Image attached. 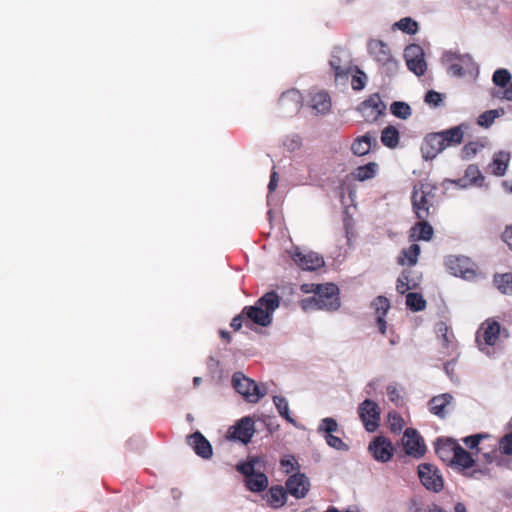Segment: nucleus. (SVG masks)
I'll return each mask as SVG.
<instances>
[{"label":"nucleus","mask_w":512,"mask_h":512,"mask_svg":"<svg viewBox=\"0 0 512 512\" xmlns=\"http://www.w3.org/2000/svg\"><path fill=\"white\" fill-rule=\"evenodd\" d=\"M281 298L274 290L263 294L254 305L245 306L243 315H245L246 325L251 322L261 327H268L272 324L273 314L280 307Z\"/></svg>","instance_id":"f257e3e1"},{"label":"nucleus","mask_w":512,"mask_h":512,"mask_svg":"<svg viewBox=\"0 0 512 512\" xmlns=\"http://www.w3.org/2000/svg\"><path fill=\"white\" fill-rule=\"evenodd\" d=\"M314 296L301 301V308L304 311L326 310L337 311L341 306L339 288L334 283L312 284Z\"/></svg>","instance_id":"f03ea898"},{"label":"nucleus","mask_w":512,"mask_h":512,"mask_svg":"<svg viewBox=\"0 0 512 512\" xmlns=\"http://www.w3.org/2000/svg\"><path fill=\"white\" fill-rule=\"evenodd\" d=\"M264 469V459L261 456H250L246 461L236 464V470L244 476V485L253 493L265 492L269 485Z\"/></svg>","instance_id":"7ed1b4c3"},{"label":"nucleus","mask_w":512,"mask_h":512,"mask_svg":"<svg viewBox=\"0 0 512 512\" xmlns=\"http://www.w3.org/2000/svg\"><path fill=\"white\" fill-rule=\"evenodd\" d=\"M370 56L378 64L380 73L387 77H393L398 73L399 62L392 55L389 46L382 40H370L368 43Z\"/></svg>","instance_id":"20e7f679"},{"label":"nucleus","mask_w":512,"mask_h":512,"mask_svg":"<svg viewBox=\"0 0 512 512\" xmlns=\"http://www.w3.org/2000/svg\"><path fill=\"white\" fill-rule=\"evenodd\" d=\"M232 387L250 403H257L265 393L258 384L242 372H234L231 379Z\"/></svg>","instance_id":"39448f33"},{"label":"nucleus","mask_w":512,"mask_h":512,"mask_svg":"<svg viewBox=\"0 0 512 512\" xmlns=\"http://www.w3.org/2000/svg\"><path fill=\"white\" fill-rule=\"evenodd\" d=\"M357 413L367 432L373 433L379 428L381 409L375 401L365 399L359 404Z\"/></svg>","instance_id":"423d86ee"},{"label":"nucleus","mask_w":512,"mask_h":512,"mask_svg":"<svg viewBox=\"0 0 512 512\" xmlns=\"http://www.w3.org/2000/svg\"><path fill=\"white\" fill-rule=\"evenodd\" d=\"M255 433L254 420L251 416H244L232 425L227 432L230 441L247 445Z\"/></svg>","instance_id":"0eeeda50"},{"label":"nucleus","mask_w":512,"mask_h":512,"mask_svg":"<svg viewBox=\"0 0 512 512\" xmlns=\"http://www.w3.org/2000/svg\"><path fill=\"white\" fill-rule=\"evenodd\" d=\"M402 446L405 454L415 459H421L427 451L423 437L414 428H407L404 431Z\"/></svg>","instance_id":"6e6552de"},{"label":"nucleus","mask_w":512,"mask_h":512,"mask_svg":"<svg viewBox=\"0 0 512 512\" xmlns=\"http://www.w3.org/2000/svg\"><path fill=\"white\" fill-rule=\"evenodd\" d=\"M445 267L450 274L465 280H472L476 276L473 263L466 256H447L445 258Z\"/></svg>","instance_id":"1a4fd4ad"},{"label":"nucleus","mask_w":512,"mask_h":512,"mask_svg":"<svg viewBox=\"0 0 512 512\" xmlns=\"http://www.w3.org/2000/svg\"><path fill=\"white\" fill-rule=\"evenodd\" d=\"M368 451L377 462L387 463L393 458L395 448L390 439L378 435L370 441Z\"/></svg>","instance_id":"9d476101"},{"label":"nucleus","mask_w":512,"mask_h":512,"mask_svg":"<svg viewBox=\"0 0 512 512\" xmlns=\"http://www.w3.org/2000/svg\"><path fill=\"white\" fill-rule=\"evenodd\" d=\"M357 110L361 113L366 122H375L384 114L386 110L385 103L381 100L378 93L371 95L369 98L359 104Z\"/></svg>","instance_id":"9b49d317"},{"label":"nucleus","mask_w":512,"mask_h":512,"mask_svg":"<svg viewBox=\"0 0 512 512\" xmlns=\"http://www.w3.org/2000/svg\"><path fill=\"white\" fill-rule=\"evenodd\" d=\"M418 476L422 485L433 492L443 489V479L438 469L429 463H422L418 466Z\"/></svg>","instance_id":"f8f14e48"},{"label":"nucleus","mask_w":512,"mask_h":512,"mask_svg":"<svg viewBox=\"0 0 512 512\" xmlns=\"http://www.w3.org/2000/svg\"><path fill=\"white\" fill-rule=\"evenodd\" d=\"M291 258L295 264L306 271H315L324 266L325 262L322 256L313 251L303 252L295 247L291 252Z\"/></svg>","instance_id":"ddd939ff"},{"label":"nucleus","mask_w":512,"mask_h":512,"mask_svg":"<svg viewBox=\"0 0 512 512\" xmlns=\"http://www.w3.org/2000/svg\"><path fill=\"white\" fill-rule=\"evenodd\" d=\"M284 488L287 495L290 494L296 499H303L310 490V480L304 473L297 472L287 478Z\"/></svg>","instance_id":"4468645a"},{"label":"nucleus","mask_w":512,"mask_h":512,"mask_svg":"<svg viewBox=\"0 0 512 512\" xmlns=\"http://www.w3.org/2000/svg\"><path fill=\"white\" fill-rule=\"evenodd\" d=\"M442 134L440 131L428 133L421 144V155L425 161L435 159L440 153L444 151L443 141L441 140Z\"/></svg>","instance_id":"2eb2a0df"},{"label":"nucleus","mask_w":512,"mask_h":512,"mask_svg":"<svg viewBox=\"0 0 512 512\" xmlns=\"http://www.w3.org/2000/svg\"><path fill=\"white\" fill-rule=\"evenodd\" d=\"M278 104L284 115H294L299 112L302 106V95L296 89L287 90L281 94Z\"/></svg>","instance_id":"dca6fc26"},{"label":"nucleus","mask_w":512,"mask_h":512,"mask_svg":"<svg viewBox=\"0 0 512 512\" xmlns=\"http://www.w3.org/2000/svg\"><path fill=\"white\" fill-rule=\"evenodd\" d=\"M187 444L193 449L198 457L204 460H208L213 456L211 443L200 431H196L188 435Z\"/></svg>","instance_id":"f3484780"},{"label":"nucleus","mask_w":512,"mask_h":512,"mask_svg":"<svg viewBox=\"0 0 512 512\" xmlns=\"http://www.w3.org/2000/svg\"><path fill=\"white\" fill-rule=\"evenodd\" d=\"M411 202L413 212L419 220L427 219L430 215V208L432 207V201L429 197H426L418 190V185H414Z\"/></svg>","instance_id":"a211bd4d"},{"label":"nucleus","mask_w":512,"mask_h":512,"mask_svg":"<svg viewBox=\"0 0 512 512\" xmlns=\"http://www.w3.org/2000/svg\"><path fill=\"white\" fill-rule=\"evenodd\" d=\"M262 498L270 508L280 509L286 505L288 495L284 486L273 485L267 488Z\"/></svg>","instance_id":"6ab92c4d"},{"label":"nucleus","mask_w":512,"mask_h":512,"mask_svg":"<svg viewBox=\"0 0 512 512\" xmlns=\"http://www.w3.org/2000/svg\"><path fill=\"white\" fill-rule=\"evenodd\" d=\"M467 128V124L461 123L457 126L440 131V134H442L441 140L443 141L444 150L448 147L461 144L464 137V129Z\"/></svg>","instance_id":"aec40b11"},{"label":"nucleus","mask_w":512,"mask_h":512,"mask_svg":"<svg viewBox=\"0 0 512 512\" xmlns=\"http://www.w3.org/2000/svg\"><path fill=\"white\" fill-rule=\"evenodd\" d=\"M378 145L377 138L372 136L370 132L357 137L352 145L351 151L356 156H364L367 155L373 147Z\"/></svg>","instance_id":"412c9836"},{"label":"nucleus","mask_w":512,"mask_h":512,"mask_svg":"<svg viewBox=\"0 0 512 512\" xmlns=\"http://www.w3.org/2000/svg\"><path fill=\"white\" fill-rule=\"evenodd\" d=\"M460 445L451 438H438L435 442V452L443 461H450Z\"/></svg>","instance_id":"4be33fe9"},{"label":"nucleus","mask_w":512,"mask_h":512,"mask_svg":"<svg viewBox=\"0 0 512 512\" xmlns=\"http://www.w3.org/2000/svg\"><path fill=\"white\" fill-rule=\"evenodd\" d=\"M442 61L444 63H449L453 61H457L459 65H463L464 71L467 74L472 75L475 71H478V66L473 61L472 57L469 54H458L455 52L447 51L443 54Z\"/></svg>","instance_id":"5701e85b"},{"label":"nucleus","mask_w":512,"mask_h":512,"mask_svg":"<svg viewBox=\"0 0 512 512\" xmlns=\"http://www.w3.org/2000/svg\"><path fill=\"white\" fill-rule=\"evenodd\" d=\"M342 53H344V51L341 48H335L332 52L329 64L334 71L336 79L346 80L352 68L346 64L342 65Z\"/></svg>","instance_id":"b1692460"},{"label":"nucleus","mask_w":512,"mask_h":512,"mask_svg":"<svg viewBox=\"0 0 512 512\" xmlns=\"http://www.w3.org/2000/svg\"><path fill=\"white\" fill-rule=\"evenodd\" d=\"M510 161V154L506 151H498L493 155L492 162L490 163V168L492 169V174L497 177H502L506 174L508 165Z\"/></svg>","instance_id":"393cba45"},{"label":"nucleus","mask_w":512,"mask_h":512,"mask_svg":"<svg viewBox=\"0 0 512 512\" xmlns=\"http://www.w3.org/2000/svg\"><path fill=\"white\" fill-rule=\"evenodd\" d=\"M453 396L450 393H443L432 397L429 401L430 412L434 415L444 418L446 415L445 407L451 403Z\"/></svg>","instance_id":"a878e982"},{"label":"nucleus","mask_w":512,"mask_h":512,"mask_svg":"<svg viewBox=\"0 0 512 512\" xmlns=\"http://www.w3.org/2000/svg\"><path fill=\"white\" fill-rule=\"evenodd\" d=\"M475 460L471 453L465 450L461 445L457 448L455 455L451 458V465L461 469H470L474 466Z\"/></svg>","instance_id":"bb28decb"},{"label":"nucleus","mask_w":512,"mask_h":512,"mask_svg":"<svg viewBox=\"0 0 512 512\" xmlns=\"http://www.w3.org/2000/svg\"><path fill=\"white\" fill-rule=\"evenodd\" d=\"M420 252V245L413 243L408 248L401 250V254L398 257V263L400 265L406 264L408 266H415L418 262Z\"/></svg>","instance_id":"cd10ccee"},{"label":"nucleus","mask_w":512,"mask_h":512,"mask_svg":"<svg viewBox=\"0 0 512 512\" xmlns=\"http://www.w3.org/2000/svg\"><path fill=\"white\" fill-rule=\"evenodd\" d=\"M380 140L387 148H396L400 140L399 130L393 125L386 126L381 132Z\"/></svg>","instance_id":"c85d7f7f"},{"label":"nucleus","mask_w":512,"mask_h":512,"mask_svg":"<svg viewBox=\"0 0 512 512\" xmlns=\"http://www.w3.org/2000/svg\"><path fill=\"white\" fill-rule=\"evenodd\" d=\"M411 237H414L419 241H429L433 237V227L426 221V219L421 220L416 223L412 229Z\"/></svg>","instance_id":"c756f323"},{"label":"nucleus","mask_w":512,"mask_h":512,"mask_svg":"<svg viewBox=\"0 0 512 512\" xmlns=\"http://www.w3.org/2000/svg\"><path fill=\"white\" fill-rule=\"evenodd\" d=\"M311 107L316 113H326L331 107L329 95L326 92L314 94L311 98Z\"/></svg>","instance_id":"7c9ffc66"},{"label":"nucleus","mask_w":512,"mask_h":512,"mask_svg":"<svg viewBox=\"0 0 512 512\" xmlns=\"http://www.w3.org/2000/svg\"><path fill=\"white\" fill-rule=\"evenodd\" d=\"M273 403L281 417H283L287 422L297 427V421L290 416L289 404L288 400L283 396H274Z\"/></svg>","instance_id":"2f4dec72"},{"label":"nucleus","mask_w":512,"mask_h":512,"mask_svg":"<svg viewBox=\"0 0 512 512\" xmlns=\"http://www.w3.org/2000/svg\"><path fill=\"white\" fill-rule=\"evenodd\" d=\"M483 330L485 344L488 346L495 345L500 334V324L497 321L487 322V326Z\"/></svg>","instance_id":"473e14b6"},{"label":"nucleus","mask_w":512,"mask_h":512,"mask_svg":"<svg viewBox=\"0 0 512 512\" xmlns=\"http://www.w3.org/2000/svg\"><path fill=\"white\" fill-rule=\"evenodd\" d=\"M378 170V164L375 162H369L365 165L359 166L354 172V177L358 181H365L376 176Z\"/></svg>","instance_id":"72a5a7b5"},{"label":"nucleus","mask_w":512,"mask_h":512,"mask_svg":"<svg viewBox=\"0 0 512 512\" xmlns=\"http://www.w3.org/2000/svg\"><path fill=\"white\" fill-rule=\"evenodd\" d=\"M504 109H491L481 113L477 118V124L483 128H489L496 118L504 115Z\"/></svg>","instance_id":"f704fd0d"},{"label":"nucleus","mask_w":512,"mask_h":512,"mask_svg":"<svg viewBox=\"0 0 512 512\" xmlns=\"http://www.w3.org/2000/svg\"><path fill=\"white\" fill-rule=\"evenodd\" d=\"M406 306L413 312H419L425 309L426 300L421 293L409 292L406 294Z\"/></svg>","instance_id":"c9c22d12"},{"label":"nucleus","mask_w":512,"mask_h":512,"mask_svg":"<svg viewBox=\"0 0 512 512\" xmlns=\"http://www.w3.org/2000/svg\"><path fill=\"white\" fill-rule=\"evenodd\" d=\"M493 282L501 293L512 295V273L495 275Z\"/></svg>","instance_id":"e433bc0d"},{"label":"nucleus","mask_w":512,"mask_h":512,"mask_svg":"<svg viewBox=\"0 0 512 512\" xmlns=\"http://www.w3.org/2000/svg\"><path fill=\"white\" fill-rule=\"evenodd\" d=\"M390 112L393 116L406 120L412 115V109L407 102L394 101L390 105Z\"/></svg>","instance_id":"4c0bfd02"},{"label":"nucleus","mask_w":512,"mask_h":512,"mask_svg":"<svg viewBox=\"0 0 512 512\" xmlns=\"http://www.w3.org/2000/svg\"><path fill=\"white\" fill-rule=\"evenodd\" d=\"M464 176L471 186L481 187L483 185L484 176L476 164H470L466 168Z\"/></svg>","instance_id":"58836bf2"},{"label":"nucleus","mask_w":512,"mask_h":512,"mask_svg":"<svg viewBox=\"0 0 512 512\" xmlns=\"http://www.w3.org/2000/svg\"><path fill=\"white\" fill-rule=\"evenodd\" d=\"M394 29L401 30L408 35H414L418 32V23L411 17L401 18L399 21L393 24Z\"/></svg>","instance_id":"ea45409f"},{"label":"nucleus","mask_w":512,"mask_h":512,"mask_svg":"<svg viewBox=\"0 0 512 512\" xmlns=\"http://www.w3.org/2000/svg\"><path fill=\"white\" fill-rule=\"evenodd\" d=\"M436 333L438 338L442 340V345L444 347L448 348L453 342V333L450 331V328L445 322L441 321L436 324Z\"/></svg>","instance_id":"a19ab883"},{"label":"nucleus","mask_w":512,"mask_h":512,"mask_svg":"<svg viewBox=\"0 0 512 512\" xmlns=\"http://www.w3.org/2000/svg\"><path fill=\"white\" fill-rule=\"evenodd\" d=\"M372 308L375 310L377 316L385 317L391 305L390 301L385 296H377L371 303Z\"/></svg>","instance_id":"79ce46f5"},{"label":"nucleus","mask_w":512,"mask_h":512,"mask_svg":"<svg viewBox=\"0 0 512 512\" xmlns=\"http://www.w3.org/2000/svg\"><path fill=\"white\" fill-rule=\"evenodd\" d=\"M338 429L337 421L332 417L323 418L317 428V432L323 436L333 434Z\"/></svg>","instance_id":"37998d69"},{"label":"nucleus","mask_w":512,"mask_h":512,"mask_svg":"<svg viewBox=\"0 0 512 512\" xmlns=\"http://www.w3.org/2000/svg\"><path fill=\"white\" fill-rule=\"evenodd\" d=\"M511 78V74L507 69L499 68L494 71L492 81L496 86L504 88L511 82Z\"/></svg>","instance_id":"c03bdc74"},{"label":"nucleus","mask_w":512,"mask_h":512,"mask_svg":"<svg viewBox=\"0 0 512 512\" xmlns=\"http://www.w3.org/2000/svg\"><path fill=\"white\" fill-rule=\"evenodd\" d=\"M406 65L408 69L416 74L417 76H422L425 74L427 65L426 61L424 59V56L415 58V59H408V62H406Z\"/></svg>","instance_id":"a18cd8bd"},{"label":"nucleus","mask_w":512,"mask_h":512,"mask_svg":"<svg viewBox=\"0 0 512 512\" xmlns=\"http://www.w3.org/2000/svg\"><path fill=\"white\" fill-rule=\"evenodd\" d=\"M483 147H484L483 144L476 142V141H471V142L466 143L461 150V159L462 160L472 159L473 157L476 156L478 151L480 149H482Z\"/></svg>","instance_id":"49530a36"},{"label":"nucleus","mask_w":512,"mask_h":512,"mask_svg":"<svg viewBox=\"0 0 512 512\" xmlns=\"http://www.w3.org/2000/svg\"><path fill=\"white\" fill-rule=\"evenodd\" d=\"M324 438H325L327 445L333 449H336L338 451H348L349 450V446L345 442H343V440L341 438H339L338 436H335L333 434H328V435H325Z\"/></svg>","instance_id":"de8ad7c7"},{"label":"nucleus","mask_w":512,"mask_h":512,"mask_svg":"<svg viewBox=\"0 0 512 512\" xmlns=\"http://www.w3.org/2000/svg\"><path fill=\"white\" fill-rule=\"evenodd\" d=\"M388 422H389L390 430L393 433L401 432L403 425H404V421H403L402 417L397 412H389Z\"/></svg>","instance_id":"09e8293b"},{"label":"nucleus","mask_w":512,"mask_h":512,"mask_svg":"<svg viewBox=\"0 0 512 512\" xmlns=\"http://www.w3.org/2000/svg\"><path fill=\"white\" fill-rule=\"evenodd\" d=\"M424 102L433 108L439 107L443 102V94L435 90H429L425 94Z\"/></svg>","instance_id":"8fccbe9b"},{"label":"nucleus","mask_w":512,"mask_h":512,"mask_svg":"<svg viewBox=\"0 0 512 512\" xmlns=\"http://www.w3.org/2000/svg\"><path fill=\"white\" fill-rule=\"evenodd\" d=\"M356 71H357V74L352 76L351 86H352L353 90L360 91V90L364 89V87L366 85L367 76L359 68H356Z\"/></svg>","instance_id":"3c124183"},{"label":"nucleus","mask_w":512,"mask_h":512,"mask_svg":"<svg viewBox=\"0 0 512 512\" xmlns=\"http://www.w3.org/2000/svg\"><path fill=\"white\" fill-rule=\"evenodd\" d=\"M499 450L504 455H512V431L506 433L504 436L500 438Z\"/></svg>","instance_id":"603ef678"},{"label":"nucleus","mask_w":512,"mask_h":512,"mask_svg":"<svg viewBox=\"0 0 512 512\" xmlns=\"http://www.w3.org/2000/svg\"><path fill=\"white\" fill-rule=\"evenodd\" d=\"M421 56H424V51L420 45L410 44L405 48L404 57L406 62H408V59H415Z\"/></svg>","instance_id":"864d4df0"},{"label":"nucleus","mask_w":512,"mask_h":512,"mask_svg":"<svg viewBox=\"0 0 512 512\" xmlns=\"http://www.w3.org/2000/svg\"><path fill=\"white\" fill-rule=\"evenodd\" d=\"M283 145L288 151H295L301 146V137L298 134L288 135L285 137Z\"/></svg>","instance_id":"5fc2aeb1"},{"label":"nucleus","mask_w":512,"mask_h":512,"mask_svg":"<svg viewBox=\"0 0 512 512\" xmlns=\"http://www.w3.org/2000/svg\"><path fill=\"white\" fill-rule=\"evenodd\" d=\"M449 185H454L458 189H467L469 186H471L470 183L465 178V176L458 178V179H449V178L444 179L442 182V186L445 189H449Z\"/></svg>","instance_id":"6e6d98bb"},{"label":"nucleus","mask_w":512,"mask_h":512,"mask_svg":"<svg viewBox=\"0 0 512 512\" xmlns=\"http://www.w3.org/2000/svg\"><path fill=\"white\" fill-rule=\"evenodd\" d=\"M410 288L409 273L403 271L397 279L396 290L399 294H405Z\"/></svg>","instance_id":"4d7b16f0"},{"label":"nucleus","mask_w":512,"mask_h":512,"mask_svg":"<svg viewBox=\"0 0 512 512\" xmlns=\"http://www.w3.org/2000/svg\"><path fill=\"white\" fill-rule=\"evenodd\" d=\"M487 437H488V434H484V433L473 434V435L465 437L463 439V442L465 443V445L467 447H469L472 450L473 449H478L480 441L483 438H487Z\"/></svg>","instance_id":"13d9d810"},{"label":"nucleus","mask_w":512,"mask_h":512,"mask_svg":"<svg viewBox=\"0 0 512 512\" xmlns=\"http://www.w3.org/2000/svg\"><path fill=\"white\" fill-rule=\"evenodd\" d=\"M418 190L424 194L426 197H429L431 200L435 197L437 186L436 184L425 182V183H419Z\"/></svg>","instance_id":"bf43d9fd"},{"label":"nucleus","mask_w":512,"mask_h":512,"mask_svg":"<svg viewBox=\"0 0 512 512\" xmlns=\"http://www.w3.org/2000/svg\"><path fill=\"white\" fill-rule=\"evenodd\" d=\"M447 64H448V68H447L448 73H450L451 75L457 76V77H463L465 75H468L464 71L465 67L463 65H459L457 61L449 62Z\"/></svg>","instance_id":"052dcab7"},{"label":"nucleus","mask_w":512,"mask_h":512,"mask_svg":"<svg viewBox=\"0 0 512 512\" xmlns=\"http://www.w3.org/2000/svg\"><path fill=\"white\" fill-rule=\"evenodd\" d=\"M277 184H278V174L276 171H272L271 175H270V180H269V183H268V191H269V194L267 196V203L268 205L270 204V200H271V196L270 194L275 191L276 187H277Z\"/></svg>","instance_id":"680f3d73"},{"label":"nucleus","mask_w":512,"mask_h":512,"mask_svg":"<svg viewBox=\"0 0 512 512\" xmlns=\"http://www.w3.org/2000/svg\"><path fill=\"white\" fill-rule=\"evenodd\" d=\"M244 319H245V315H243V311H242L240 314L233 317V319L231 320L230 326L236 331L240 330L241 327L243 326Z\"/></svg>","instance_id":"e2e57ef3"},{"label":"nucleus","mask_w":512,"mask_h":512,"mask_svg":"<svg viewBox=\"0 0 512 512\" xmlns=\"http://www.w3.org/2000/svg\"><path fill=\"white\" fill-rule=\"evenodd\" d=\"M280 464L282 467H291L292 469H295L298 467V464L294 457L287 456L281 459Z\"/></svg>","instance_id":"0e129e2a"},{"label":"nucleus","mask_w":512,"mask_h":512,"mask_svg":"<svg viewBox=\"0 0 512 512\" xmlns=\"http://www.w3.org/2000/svg\"><path fill=\"white\" fill-rule=\"evenodd\" d=\"M502 239L512 250V225L505 229V231L502 234Z\"/></svg>","instance_id":"69168bd1"},{"label":"nucleus","mask_w":512,"mask_h":512,"mask_svg":"<svg viewBox=\"0 0 512 512\" xmlns=\"http://www.w3.org/2000/svg\"><path fill=\"white\" fill-rule=\"evenodd\" d=\"M376 324L378 326V330L382 335H385L387 332V321L385 320V317L377 316L376 317Z\"/></svg>","instance_id":"338daca9"},{"label":"nucleus","mask_w":512,"mask_h":512,"mask_svg":"<svg viewBox=\"0 0 512 512\" xmlns=\"http://www.w3.org/2000/svg\"><path fill=\"white\" fill-rule=\"evenodd\" d=\"M219 367V361L214 358L213 356H210L207 360V368L210 372L214 373L216 369Z\"/></svg>","instance_id":"774afa93"}]
</instances>
